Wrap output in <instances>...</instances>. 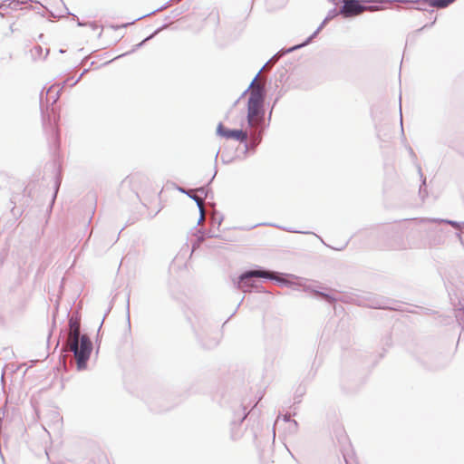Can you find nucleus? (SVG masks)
<instances>
[{
  "instance_id": "nucleus-5",
  "label": "nucleus",
  "mask_w": 464,
  "mask_h": 464,
  "mask_svg": "<svg viewBox=\"0 0 464 464\" xmlns=\"http://www.w3.org/2000/svg\"><path fill=\"white\" fill-rule=\"evenodd\" d=\"M40 109L42 112L43 126L44 130L48 136V141L51 146L53 147L54 150H59L60 147V130L56 123V118L53 122L50 115L45 116L44 110V91L39 95Z\"/></svg>"
},
{
  "instance_id": "nucleus-19",
  "label": "nucleus",
  "mask_w": 464,
  "mask_h": 464,
  "mask_svg": "<svg viewBox=\"0 0 464 464\" xmlns=\"http://www.w3.org/2000/svg\"><path fill=\"white\" fill-rule=\"evenodd\" d=\"M436 22V18L430 24H424L422 27L419 28L418 30L414 31L411 34H409L408 37H407V43L410 41V40H414L415 37L421 32L423 31L424 29L426 28H430V27H432L434 25Z\"/></svg>"
},
{
  "instance_id": "nucleus-7",
  "label": "nucleus",
  "mask_w": 464,
  "mask_h": 464,
  "mask_svg": "<svg viewBox=\"0 0 464 464\" xmlns=\"http://www.w3.org/2000/svg\"><path fill=\"white\" fill-rule=\"evenodd\" d=\"M216 133L218 136L222 137L226 140H234L239 141L240 143H244L245 151L246 154L248 151V143H247V133L244 131L242 129H229L225 127L222 122H219L217 126Z\"/></svg>"
},
{
  "instance_id": "nucleus-6",
  "label": "nucleus",
  "mask_w": 464,
  "mask_h": 464,
  "mask_svg": "<svg viewBox=\"0 0 464 464\" xmlns=\"http://www.w3.org/2000/svg\"><path fill=\"white\" fill-rule=\"evenodd\" d=\"M342 3L340 8L341 14L344 18H350L362 14L363 11H374L377 9L374 5H369V3H379V0H339Z\"/></svg>"
},
{
  "instance_id": "nucleus-32",
  "label": "nucleus",
  "mask_w": 464,
  "mask_h": 464,
  "mask_svg": "<svg viewBox=\"0 0 464 464\" xmlns=\"http://www.w3.org/2000/svg\"><path fill=\"white\" fill-rule=\"evenodd\" d=\"M59 185H60V180L57 179V180H56V182H55V191H54V193H53L52 202H53V201H54V199H55V198H56L57 190H58V188H59Z\"/></svg>"
},
{
  "instance_id": "nucleus-52",
  "label": "nucleus",
  "mask_w": 464,
  "mask_h": 464,
  "mask_svg": "<svg viewBox=\"0 0 464 464\" xmlns=\"http://www.w3.org/2000/svg\"><path fill=\"white\" fill-rule=\"evenodd\" d=\"M38 37H39V39H42V38L44 37V34H39V36H38Z\"/></svg>"
},
{
  "instance_id": "nucleus-31",
  "label": "nucleus",
  "mask_w": 464,
  "mask_h": 464,
  "mask_svg": "<svg viewBox=\"0 0 464 464\" xmlns=\"http://www.w3.org/2000/svg\"><path fill=\"white\" fill-rule=\"evenodd\" d=\"M89 69H84L83 72L80 74V76L71 84V86H74L81 79L82 77L88 72Z\"/></svg>"
},
{
  "instance_id": "nucleus-4",
  "label": "nucleus",
  "mask_w": 464,
  "mask_h": 464,
  "mask_svg": "<svg viewBox=\"0 0 464 464\" xmlns=\"http://www.w3.org/2000/svg\"><path fill=\"white\" fill-rule=\"evenodd\" d=\"M416 360L427 370L438 371L449 364V358L432 350L419 349L415 354Z\"/></svg>"
},
{
  "instance_id": "nucleus-37",
  "label": "nucleus",
  "mask_w": 464,
  "mask_h": 464,
  "mask_svg": "<svg viewBox=\"0 0 464 464\" xmlns=\"http://www.w3.org/2000/svg\"><path fill=\"white\" fill-rule=\"evenodd\" d=\"M44 269L45 267L43 265H41L36 272V276H39L41 274H43Z\"/></svg>"
},
{
  "instance_id": "nucleus-15",
  "label": "nucleus",
  "mask_w": 464,
  "mask_h": 464,
  "mask_svg": "<svg viewBox=\"0 0 464 464\" xmlns=\"http://www.w3.org/2000/svg\"><path fill=\"white\" fill-rule=\"evenodd\" d=\"M171 3H172V2L168 1L167 3H165L164 5H162L160 7L157 8L156 10L152 11L151 13H150V14H144V15H142V16H140V17H139V18L135 19V20H134L133 22H131V23H126V24H121V26H116V27H114V28H115V29H117V28H119V27L126 28L127 26H129L130 24H133V23H134V22H136L137 20H140V19H141V18H143V17H146V16H148V15L153 14H155V13H157V12H160V11H161V10H164V9L168 8V7L170 5V4H171Z\"/></svg>"
},
{
  "instance_id": "nucleus-34",
  "label": "nucleus",
  "mask_w": 464,
  "mask_h": 464,
  "mask_svg": "<svg viewBox=\"0 0 464 464\" xmlns=\"http://www.w3.org/2000/svg\"><path fill=\"white\" fill-rule=\"evenodd\" d=\"M87 26H90L92 30L99 28V25L95 22H88Z\"/></svg>"
},
{
  "instance_id": "nucleus-11",
  "label": "nucleus",
  "mask_w": 464,
  "mask_h": 464,
  "mask_svg": "<svg viewBox=\"0 0 464 464\" xmlns=\"http://www.w3.org/2000/svg\"><path fill=\"white\" fill-rule=\"evenodd\" d=\"M328 290H329L328 292L320 291L317 289H314L312 291L315 294L316 296H321L327 303H329L331 304H334L339 300V298L334 295V290H333V289H328Z\"/></svg>"
},
{
  "instance_id": "nucleus-16",
  "label": "nucleus",
  "mask_w": 464,
  "mask_h": 464,
  "mask_svg": "<svg viewBox=\"0 0 464 464\" xmlns=\"http://www.w3.org/2000/svg\"><path fill=\"white\" fill-rule=\"evenodd\" d=\"M198 240L199 242H202L205 240V238H212V237H218V235L214 234L210 229L207 230L205 228H199L198 230Z\"/></svg>"
},
{
  "instance_id": "nucleus-24",
  "label": "nucleus",
  "mask_w": 464,
  "mask_h": 464,
  "mask_svg": "<svg viewBox=\"0 0 464 464\" xmlns=\"http://www.w3.org/2000/svg\"><path fill=\"white\" fill-rule=\"evenodd\" d=\"M338 14H341V12L340 10H337L336 8H333L331 10H329V12L327 13L326 14V20H333L334 18H335Z\"/></svg>"
},
{
  "instance_id": "nucleus-51",
  "label": "nucleus",
  "mask_w": 464,
  "mask_h": 464,
  "mask_svg": "<svg viewBox=\"0 0 464 464\" xmlns=\"http://www.w3.org/2000/svg\"><path fill=\"white\" fill-rule=\"evenodd\" d=\"M243 300H244V297H243V298L241 299V301L238 303L237 307H238L239 305H241V303L243 302Z\"/></svg>"
},
{
  "instance_id": "nucleus-23",
  "label": "nucleus",
  "mask_w": 464,
  "mask_h": 464,
  "mask_svg": "<svg viewBox=\"0 0 464 464\" xmlns=\"http://www.w3.org/2000/svg\"><path fill=\"white\" fill-rule=\"evenodd\" d=\"M13 3H14V6H13L12 8L17 9V6L20 5V2L14 0H5L4 3L0 4V9L9 7Z\"/></svg>"
},
{
  "instance_id": "nucleus-28",
  "label": "nucleus",
  "mask_w": 464,
  "mask_h": 464,
  "mask_svg": "<svg viewBox=\"0 0 464 464\" xmlns=\"http://www.w3.org/2000/svg\"><path fill=\"white\" fill-rule=\"evenodd\" d=\"M268 225L279 227L282 230H285V231H287V232H291V233H303V231L295 230V229H292V228H289V227H279V226H276V225H274V224H268ZM304 234H312V232H304Z\"/></svg>"
},
{
  "instance_id": "nucleus-40",
  "label": "nucleus",
  "mask_w": 464,
  "mask_h": 464,
  "mask_svg": "<svg viewBox=\"0 0 464 464\" xmlns=\"http://www.w3.org/2000/svg\"><path fill=\"white\" fill-rule=\"evenodd\" d=\"M400 114H401V135L404 137V130H403V125H402V113H401V108H400Z\"/></svg>"
},
{
  "instance_id": "nucleus-13",
  "label": "nucleus",
  "mask_w": 464,
  "mask_h": 464,
  "mask_svg": "<svg viewBox=\"0 0 464 464\" xmlns=\"http://www.w3.org/2000/svg\"><path fill=\"white\" fill-rule=\"evenodd\" d=\"M197 337L198 341L201 343L202 346L206 349H213L218 346L219 343V339L216 337H212L208 341H205L201 335L197 334Z\"/></svg>"
},
{
  "instance_id": "nucleus-12",
  "label": "nucleus",
  "mask_w": 464,
  "mask_h": 464,
  "mask_svg": "<svg viewBox=\"0 0 464 464\" xmlns=\"http://www.w3.org/2000/svg\"><path fill=\"white\" fill-rule=\"evenodd\" d=\"M420 222L421 223H426V222L445 223V224L450 225L451 227H453L456 229L463 227L462 222H459V221H455V220H450V219H443V218H421Z\"/></svg>"
},
{
  "instance_id": "nucleus-35",
  "label": "nucleus",
  "mask_w": 464,
  "mask_h": 464,
  "mask_svg": "<svg viewBox=\"0 0 464 464\" xmlns=\"http://www.w3.org/2000/svg\"><path fill=\"white\" fill-rule=\"evenodd\" d=\"M329 20H326L325 17L317 28H319V30H323V28L327 24Z\"/></svg>"
},
{
  "instance_id": "nucleus-10",
  "label": "nucleus",
  "mask_w": 464,
  "mask_h": 464,
  "mask_svg": "<svg viewBox=\"0 0 464 464\" xmlns=\"http://www.w3.org/2000/svg\"><path fill=\"white\" fill-rule=\"evenodd\" d=\"M322 30H319V28H317L310 36H308L303 43L301 44H295V45H293L287 49H281L277 53H276L271 60H274V59H276L277 57H281L286 53H290L295 50H298L300 48H303L306 45H308L309 44L312 43V41L314 40V38H315L317 36V34L321 32Z\"/></svg>"
},
{
  "instance_id": "nucleus-57",
  "label": "nucleus",
  "mask_w": 464,
  "mask_h": 464,
  "mask_svg": "<svg viewBox=\"0 0 464 464\" xmlns=\"http://www.w3.org/2000/svg\"><path fill=\"white\" fill-rule=\"evenodd\" d=\"M462 224H463V227H464V222H462Z\"/></svg>"
},
{
  "instance_id": "nucleus-3",
  "label": "nucleus",
  "mask_w": 464,
  "mask_h": 464,
  "mask_svg": "<svg viewBox=\"0 0 464 464\" xmlns=\"http://www.w3.org/2000/svg\"><path fill=\"white\" fill-rule=\"evenodd\" d=\"M265 91L257 84L247 99L246 121L248 128L253 126L255 117H259L260 119L265 117Z\"/></svg>"
},
{
  "instance_id": "nucleus-41",
  "label": "nucleus",
  "mask_w": 464,
  "mask_h": 464,
  "mask_svg": "<svg viewBox=\"0 0 464 464\" xmlns=\"http://www.w3.org/2000/svg\"><path fill=\"white\" fill-rule=\"evenodd\" d=\"M224 220V217L223 216H220L217 221L218 223V228L220 227L221 223L223 222Z\"/></svg>"
},
{
  "instance_id": "nucleus-8",
  "label": "nucleus",
  "mask_w": 464,
  "mask_h": 464,
  "mask_svg": "<svg viewBox=\"0 0 464 464\" xmlns=\"http://www.w3.org/2000/svg\"><path fill=\"white\" fill-rule=\"evenodd\" d=\"M168 24H162L160 27L157 28L152 34H150L149 36L145 37L140 43L135 44L132 46L131 50L124 53H121L118 56H116L114 59L105 63L104 64H107V63H111L112 61L116 60V59H119V58H121V57H124L126 55H129V54H131L133 53L134 52H136L138 49L141 48L148 41L153 39L160 32H161L162 30L168 28Z\"/></svg>"
},
{
  "instance_id": "nucleus-21",
  "label": "nucleus",
  "mask_w": 464,
  "mask_h": 464,
  "mask_svg": "<svg viewBox=\"0 0 464 464\" xmlns=\"http://www.w3.org/2000/svg\"><path fill=\"white\" fill-rule=\"evenodd\" d=\"M261 71H262V69H260V70L258 71V72L255 75V77H254V78H253V80L251 81V82H250L249 86L247 87V89H246V90H245V91L243 92V93L240 95V97H239L240 99H242L244 96H246V94L247 93V92H248L251 88H253V90H254V89L256 87V85H257V84H256V80H257V78H258V76H259V74H260Z\"/></svg>"
},
{
  "instance_id": "nucleus-30",
  "label": "nucleus",
  "mask_w": 464,
  "mask_h": 464,
  "mask_svg": "<svg viewBox=\"0 0 464 464\" xmlns=\"http://www.w3.org/2000/svg\"><path fill=\"white\" fill-rule=\"evenodd\" d=\"M67 14H71V13L69 11L67 12ZM72 15L73 19H75L77 21V25L78 26H80V27L87 26L88 22L86 23V22L80 21V19L78 18V16L76 14H72Z\"/></svg>"
},
{
  "instance_id": "nucleus-1",
  "label": "nucleus",
  "mask_w": 464,
  "mask_h": 464,
  "mask_svg": "<svg viewBox=\"0 0 464 464\" xmlns=\"http://www.w3.org/2000/svg\"><path fill=\"white\" fill-rule=\"evenodd\" d=\"M62 351L72 353L78 371H84L88 367V362L93 349L92 342L85 334L80 332V320L71 316L67 325L61 330Z\"/></svg>"
},
{
  "instance_id": "nucleus-47",
  "label": "nucleus",
  "mask_w": 464,
  "mask_h": 464,
  "mask_svg": "<svg viewBox=\"0 0 464 464\" xmlns=\"http://www.w3.org/2000/svg\"><path fill=\"white\" fill-rule=\"evenodd\" d=\"M59 95H60V91H57L56 96H55V99L53 100V102H55L59 98Z\"/></svg>"
},
{
  "instance_id": "nucleus-27",
  "label": "nucleus",
  "mask_w": 464,
  "mask_h": 464,
  "mask_svg": "<svg viewBox=\"0 0 464 464\" xmlns=\"http://www.w3.org/2000/svg\"><path fill=\"white\" fill-rule=\"evenodd\" d=\"M192 199L196 202L197 204V207L198 208V211H199V215H204V208H203V201L201 198H192Z\"/></svg>"
},
{
  "instance_id": "nucleus-2",
  "label": "nucleus",
  "mask_w": 464,
  "mask_h": 464,
  "mask_svg": "<svg viewBox=\"0 0 464 464\" xmlns=\"http://www.w3.org/2000/svg\"><path fill=\"white\" fill-rule=\"evenodd\" d=\"M283 275L277 272L268 270L263 266H256L254 268L243 271L237 277L233 278L234 287L243 292H265L264 287L257 283L261 278L266 281H275L281 285H286L282 280Z\"/></svg>"
},
{
  "instance_id": "nucleus-22",
  "label": "nucleus",
  "mask_w": 464,
  "mask_h": 464,
  "mask_svg": "<svg viewBox=\"0 0 464 464\" xmlns=\"http://www.w3.org/2000/svg\"><path fill=\"white\" fill-rule=\"evenodd\" d=\"M175 188H176L178 191H179L180 193L187 195V196H188V197H189L191 199H192V198H198L197 195L193 194V193L191 192V190H188V189H187V188H183V187H180V186H179V185H175Z\"/></svg>"
},
{
  "instance_id": "nucleus-45",
  "label": "nucleus",
  "mask_w": 464,
  "mask_h": 464,
  "mask_svg": "<svg viewBox=\"0 0 464 464\" xmlns=\"http://www.w3.org/2000/svg\"><path fill=\"white\" fill-rule=\"evenodd\" d=\"M240 100H241L240 98L237 99V100L234 102V103H233L232 107L237 106V105L238 104V102H240Z\"/></svg>"
},
{
  "instance_id": "nucleus-18",
  "label": "nucleus",
  "mask_w": 464,
  "mask_h": 464,
  "mask_svg": "<svg viewBox=\"0 0 464 464\" xmlns=\"http://www.w3.org/2000/svg\"><path fill=\"white\" fill-rule=\"evenodd\" d=\"M216 174H217V169H215V172H214L212 178L210 179V180L208 181V183L207 185L201 186L197 188V190L198 192H200L201 194H203L205 198H208V194L211 192V189L209 188L208 186L213 181L214 178L216 177Z\"/></svg>"
},
{
  "instance_id": "nucleus-39",
  "label": "nucleus",
  "mask_w": 464,
  "mask_h": 464,
  "mask_svg": "<svg viewBox=\"0 0 464 464\" xmlns=\"http://www.w3.org/2000/svg\"><path fill=\"white\" fill-rule=\"evenodd\" d=\"M127 312H128V323H129V324H130V297H128V300H127Z\"/></svg>"
},
{
  "instance_id": "nucleus-43",
  "label": "nucleus",
  "mask_w": 464,
  "mask_h": 464,
  "mask_svg": "<svg viewBox=\"0 0 464 464\" xmlns=\"http://www.w3.org/2000/svg\"><path fill=\"white\" fill-rule=\"evenodd\" d=\"M53 91V86L52 87H49V89L47 90L46 92V96L48 95L49 92H51ZM46 102L48 103V98L46 97Z\"/></svg>"
},
{
  "instance_id": "nucleus-44",
  "label": "nucleus",
  "mask_w": 464,
  "mask_h": 464,
  "mask_svg": "<svg viewBox=\"0 0 464 464\" xmlns=\"http://www.w3.org/2000/svg\"><path fill=\"white\" fill-rule=\"evenodd\" d=\"M288 418H291V417H290L289 415H285V416L283 417V420H284V421H285V422H289Z\"/></svg>"
},
{
  "instance_id": "nucleus-29",
  "label": "nucleus",
  "mask_w": 464,
  "mask_h": 464,
  "mask_svg": "<svg viewBox=\"0 0 464 464\" xmlns=\"http://www.w3.org/2000/svg\"><path fill=\"white\" fill-rule=\"evenodd\" d=\"M374 307L375 308H381V309L389 308L386 301L383 300V299L376 301Z\"/></svg>"
},
{
  "instance_id": "nucleus-25",
  "label": "nucleus",
  "mask_w": 464,
  "mask_h": 464,
  "mask_svg": "<svg viewBox=\"0 0 464 464\" xmlns=\"http://www.w3.org/2000/svg\"><path fill=\"white\" fill-rule=\"evenodd\" d=\"M289 420V431L292 433H295L298 430V422L295 420L288 418Z\"/></svg>"
},
{
  "instance_id": "nucleus-20",
  "label": "nucleus",
  "mask_w": 464,
  "mask_h": 464,
  "mask_svg": "<svg viewBox=\"0 0 464 464\" xmlns=\"http://www.w3.org/2000/svg\"><path fill=\"white\" fill-rule=\"evenodd\" d=\"M445 145H447L450 149L457 151L459 154H462L459 149L458 148L457 140L455 138H448L445 142Z\"/></svg>"
},
{
  "instance_id": "nucleus-17",
  "label": "nucleus",
  "mask_w": 464,
  "mask_h": 464,
  "mask_svg": "<svg viewBox=\"0 0 464 464\" xmlns=\"http://www.w3.org/2000/svg\"><path fill=\"white\" fill-rule=\"evenodd\" d=\"M242 410H243V414H242V416H240V417L238 418V420H232V421H231V425H232V434H231V438H232L233 440H237V439L238 438V435L235 434V433H234V431H233V430H234V426H236V425L240 426V425H241V423L244 421V420L246 418V416H247V414H248V413H246V412L245 411H246V408H245V407H243V409H242Z\"/></svg>"
},
{
  "instance_id": "nucleus-50",
  "label": "nucleus",
  "mask_w": 464,
  "mask_h": 464,
  "mask_svg": "<svg viewBox=\"0 0 464 464\" xmlns=\"http://www.w3.org/2000/svg\"><path fill=\"white\" fill-rule=\"evenodd\" d=\"M111 308L108 309V311L104 314L103 319L107 316V314L110 313Z\"/></svg>"
},
{
  "instance_id": "nucleus-9",
  "label": "nucleus",
  "mask_w": 464,
  "mask_h": 464,
  "mask_svg": "<svg viewBox=\"0 0 464 464\" xmlns=\"http://www.w3.org/2000/svg\"><path fill=\"white\" fill-rule=\"evenodd\" d=\"M322 30H319V28H317L310 36H308L303 43L301 44H295V45H293L287 49H281L277 53H276L271 60H274V59H276L277 57H281L286 53H290L295 50H298L300 48H303L306 45H308L309 44L312 43V41L314 40V38H315L317 36V34L321 32Z\"/></svg>"
},
{
  "instance_id": "nucleus-56",
  "label": "nucleus",
  "mask_w": 464,
  "mask_h": 464,
  "mask_svg": "<svg viewBox=\"0 0 464 464\" xmlns=\"http://www.w3.org/2000/svg\"><path fill=\"white\" fill-rule=\"evenodd\" d=\"M101 329H102V324L99 326L98 333L101 331Z\"/></svg>"
},
{
  "instance_id": "nucleus-33",
  "label": "nucleus",
  "mask_w": 464,
  "mask_h": 464,
  "mask_svg": "<svg viewBox=\"0 0 464 464\" xmlns=\"http://www.w3.org/2000/svg\"><path fill=\"white\" fill-rule=\"evenodd\" d=\"M278 100H279V97H276V100H275V102H274V103H273L272 109H271V111H269V114L267 115L268 121H271L273 109H274V107H275L276 103L278 102Z\"/></svg>"
},
{
  "instance_id": "nucleus-55",
  "label": "nucleus",
  "mask_w": 464,
  "mask_h": 464,
  "mask_svg": "<svg viewBox=\"0 0 464 464\" xmlns=\"http://www.w3.org/2000/svg\"><path fill=\"white\" fill-rule=\"evenodd\" d=\"M316 237L320 239V241H322V242L324 243L323 238H321V237H318V236H316Z\"/></svg>"
},
{
  "instance_id": "nucleus-26",
  "label": "nucleus",
  "mask_w": 464,
  "mask_h": 464,
  "mask_svg": "<svg viewBox=\"0 0 464 464\" xmlns=\"http://www.w3.org/2000/svg\"><path fill=\"white\" fill-rule=\"evenodd\" d=\"M187 9H188L187 7L182 5L181 7L172 10L170 14L173 18H176V17L179 16L181 14H183Z\"/></svg>"
},
{
  "instance_id": "nucleus-36",
  "label": "nucleus",
  "mask_w": 464,
  "mask_h": 464,
  "mask_svg": "<svg viewBox=\"0 0 464 464\" xmlns=\"http://www.w3.org/2000/svg\"><path fill=\"white\" fill-rule=\"evenodd\" d=\"M34 50L37 53L38 56H41L42 55V53H43V48L40 46V45H37L34 47Z\"/></svg>"
},
{
  "instance_id": "nucleus-54",
  "label": "nucleus",
  "mask_w": 464,
  "mask_h": 464,
  "mask_svg": "<svg viewBox=\"0 0 464 464\" xmlns=\"http://www.w3.org/2000/svg\"><path fill=\"white\" fill-rule=\"evenodd\" d=\"M12 212H13L14 215H15L14 208H12Z\"/></svg>"
},
{
  "instance_id": "nucleus-42",
  "label": "nucleus",
  "mask_w": 464,
  "mask_h": 464,
  "mask_svg": "<svg viewBox=\"0 0 464 464\" xmlns=\"http://www.w3.org/2000/svg\"><path fill=\"white\" fill-rule=\"evenodd\" d=\"M72 78H67V79L63 82V85H65V84H69V82H72Z\"/></svg>"
},
{
  "instance_id": "nucleus-53",
  "label": "nucleus",
  "mask_w": 464,
  "mask_h": 464,
  "mask_svg": "<svg viewBox=\"0 0 464 464\" xmlns=\"http://www.w3.org/2000/svg\"><path fill=\"white\" fill-rule=\"evenodd\" d=\"M48 53H49V51H48V50H46V53H45V56H44V57H46V56L48 55Z\"/></svg>"
},
{
  "instance_id": "nucleus-46",
  "label": "nucleus",
  "mask_w": 464,
  "mask_h": 464,
  "mask_svg": "<svg viewBox=\"0 0 464 464\" xmlns=\"http://www.w3.org/2000/svg\"><path fill=\"white\" fill-rule=\"evenodd\" d=\"M203 218H204V215H199L198 224H199L203 220Z\"/></svg>"
},
{
  "instance_id": "nucleus-49",
  "label": "nucleus",
  "mask_w": 464,
  "mask_h": 464,
  "mask_svg": "<svg viewBox=\"0 0 464 464\" xmlns=\"http://www.w3.org/2000/svg\"><path fill=\"white\" fill-rule=\"evenodd\" d=\"M422 186H426L425 185V180L422 182V185L420 187V193H421Z\"/></svg>"
},
{
  "instance_id": "nucleus-38",
  "label": "nucleus",
  "mask_w": 464,
  "mask_h": 464,
  "mask_svg": "<svg viewBox=\"0 0 464 464\" xmlns=\"http://www.w3.org/2000/svg\"><path fill=\"white\" fill-rule=\"evenodd\" d=\"M407 149H408V151H409V154L411 155V158H416V154L413 151L412 148L411 146H408Z\"/></svg>"
},
{
  "instance_id": "nucleus-48",
  "label": "nucleus",
  "mask_w": 464,
  "mask_h": 464,
  "mask_svg": "<svg viewBox=\"0 0 464 464\" xmlns=\"http://www.w3.org/2000/svg\"><path fill=\"white\" fill-rule=\"evenodd\" d=\"M181 1L182 0H169V2L176 3V4H178V3L181 2Z\"/></svg>"
},
{
  "instance_id": "nucleus-14",
  "label": "nucleus",
  "mask_w": 464,
  "mask_h": 464,
  "mask_svg": "<svg viewBox=\"0 0 464 464\" xmlns=\"http://www.w3.org/2000/svg\"><path fill=\"white\" fill-rule=\"evenodd\" d=\"M398 1L401 2V3L412 4V5H414V6H412V8L419 10V11H428L427 7H430L428 5V2H424L422 0H398Z\"/></svg>"
}]
</instances>
